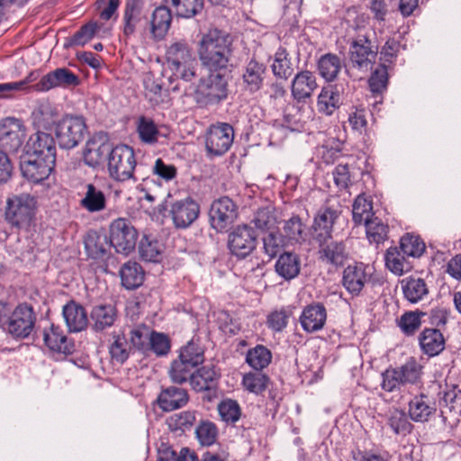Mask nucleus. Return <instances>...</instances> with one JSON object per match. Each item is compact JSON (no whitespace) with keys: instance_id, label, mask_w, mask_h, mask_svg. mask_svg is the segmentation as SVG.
I'll use <instances>...</instances> for the list:
<instances>
[{"instance_id":"obj_1","label":"nucleus","mask_w":461,"mask_h":461,"mask_svg":"<svg viewBox=\"0 0 461 461\" xmlns=\"http://www.w3.org/2000/svg\"><path fill=\"white\" fill-rule=\"evenodd\" d=\"M233 52V37L226 31L211 28L198 42L197 54L208 70H227Z\"/></svg>"},{"instance_id":"obj_2","label":"nucleus","mask_w":461,"mask_h":461,"mask_svg":"<svg viewBox=\"0 0 461 461\" xmlns=\"http://www.w3.org/2000/svg\"><path fill=\"white\" fill-rule=\"evenodd\" d=\"M37 208L34 195L22 193L9 197L6 201L5 218L16 230H28L32 225Z\"/></svg>"},{"instance_id":"obj_3","label":"nucleus","mask_w":461,"mask_h":461,"mask_svg":"<svg viewBox=\"0 0 461 461\" xmlns=\"http://www.w3.org/2000/svg\"><path fill=\"white\" fill-rule=\"evenodd\" d=\"M149 11L144 0H126L122 18V32L126 39L139 33L146 36L149 31Z\"/></svg>"},{"instance_id":"obj_4","label":"nucleus","mask_w":461,"mask_h":461,"mask_svg":"<svg viewBox=\"0 0 461 461\" xmlns=\"http://www.w3.org/2000/svg\"><path fill=\"white\" fill-rule=\"evenodd\" d=\"M207 77L201 78L196 87L198 102L214 104L228 96L227 70H209Z\"/></svg>"},{"instance_id":"obj_5","label":"nucleus","mask_w":461,"mask_h":461,"mask_svg":"<svg viewBox=\"0 0 461 461\" xmlns=\"http://www.w3.org/2000/svg\"><path fill=\"white\" fill-rule=\"evenodd\" d=\"M136 158L133 149L128 145L113 148L107 158V170L111 178L124 182L133 177Z\"/></svg>"},{"instance_id":"obj_6","label":"nucleus","mask_w":461,"mask_h":461,"mask_svg":"<svg viewBox=\"0 0 461 461\" xmlns=\"http://www.w3.org/2000/svg\"><path fill=\"white\" fill-rule=\"evenodd\" d=\"M86 130L83 116L67 114L56 123L55 135L60 148L70 149L84 140Z\"/></svg>"},{"instance_id":"obj_7","label":"nucleus","mask_w":461,"mask_h":461,"mask_svg":"<svg viewBox=\"0 0 461 461\" xmlns=\"http://www.w3.org/2000/svg\"><path fill=\"white\" fill-rule=\"evenodd\" d=\"M378 53V45L368 35H357L349 43V60L354 68L367 72L372 68Z\"/></svg>"},{"instance_id":"obj_8","label":"nucleus","mask_w":461,"mask_h":461,"mask_svg":"<svg viewBox=\"0 0 461 461\" xmlns=\"http://www.w3.org/2000/svg\"><path fill=\"white\" fill-rule=\"evenodd\" d=\"M36 320L33 307L26 303H20L11 312L4 330L14 338H28L34 330Z\"/></svg>"},{"instance_id":"obj_9","label":"nucleus","mask_w":461,"mask_h":461,"mask_svg":"<svg viewBox=\"0 0 461 461\" xmlns=\"http://www.w3.org/2000/svg\"><path fill=\"white\" fill-rule=\"evenodd\" d=\"M109 239L117 253L128 255L135 249L138 232L129 220L118 218L110 225Z\"/></svg>"},{"instance_id":"obj_10","label":"nucleus","mask_w":461,"mask_h":461,"mask_svg":"<svg viewBox=\"0 0 461 461\" xmlns=\"http://www.w3.org/2000/svg\"><path fill=\"white\" fill-rule=\"evenodd\" d=\"M238 215V205L228 196L214 200L209 211L211 226L217 232L226 230L236 221Z\"/></svg>"},{"instance_id":"obj_11","label":"nucleus","mask_w":461,"mask_h":461,"mask_svg":"<svg viewBox=\"0 0 461 461\" xmlns=\"http://www.w3.org/2000/svg\"><path fill=\"white\" fill-rule=\"evenodd\" d=\"M258 235L248 224L236 226L228 235V248L231 254L244 258L257 247Z\"/></svg>"},{"instance_id":"obj_12","label":"nucleus","mask_w":461,"mask_h":461,"mask_svg":"<svg viewBox=\"0 0 461 461\" xmlns=\"http://www.w3.org/2000/svg\"><path fill=\"white\" fill-rule=\"evenodd\" d=\"M26 137L23 122L14 117H6L0 121V146L8 152H17Z\"/></svg>"},{"instance_id":"obj_13","label":"nucleus","mask_w":461,"mask_h":461,"mask_svg":"<svg viewBox=\"0 0 461 461\" xmlns=\"http://www.w3.org/2000/svg\"><path fill=\"white\" fill-rule=\"evenodd\" d=\"M234 139V130L229 123L212 125L207 131L205 147L209 155L221 156L226 153Z\"/></svg>"},{"instance_id":"obj_14","label":"nucleus","mask_w":461,"mask_h":461,"mask_svg":"<svg viewBox=\"0 0 461 461\" xmlns=\"http://www.w3.org/2000/svg\"><path fill=\"white\" fill-rule=\"evenodd\" d=\"M55 166L50 157L41 158L24 153L21 158L20 168L23 176L29 181L40 183L50 176Z\"/></svg>"},{"instance_id":"obj_15","label":"nucleus","mask_w":461,"mask_h":461,"mask_svg":"<svg viewBox=\"0 0 461 461\" xmlns=\"http://www.w3.org/2000/svg\"><path fill=\"white\" fill-rule=\"evenodd\" d=\"M169 215L176 229H186L200 215V205L192 197H185L171 203Z\"/></svg>"},{"instance_id":"obj_16","label":"nucleus","mask_w":461,"mask_h":461,"mask_svg":"<svg viewBox=\"0 0 461 461\" xmlns=\"http://www.w3.org/2000/svg\"><path fill=\"white\" fill-rule=\"evenodd\" d=\"M315 242L318 244V258L321 262L335 267L344 266L348 258V252L343 240L325 238Z\"/></svg>"},{"instance_id":"obj_17","label":"nucleus","mask_w":461,"mask_h":461,"mask_svg":"<svg viewBox=\"0 0 461 461\" xmlns=\"http://www.w3.org/2000/svg\"><path fill=\"white\" fill-rule=\"evenodd\" d=\"M80 84L78 76L67 68H59L44 75L32 87L36 91H49L56 87H71Z\"/></svg>"},{"instance_id":"obj_18","label":"nucleus","mask_w":461,"mask_h":461,"mask_svg":"<svg viewBox=\"0 0 461 461\" xmlns=\"http://www.w3.org/2000/svg\"><path fill=\"white\" fill-rule=\"evenodd\" d=\"M339 214L340 211L338 208L328 204L318 210L312 225V238L315 241L332 238L333 226Z\"/></svg>"},{"instance_id":"obj_19","label":"nucleus","mask_w":461,"mask_h":461,"mask_svg":"<svg viewBox=\"0 0 461 461\" xmlns=\"http://www.w3.org/2000/svg\"><path fill=\"white\" fill-rule=\"evenodd\" d=\"M112 149L111 143L104 137L95 135L88 140L86 144L83 151L84 162L95 168L107 159Z\"/></svg>"},{"instance_id":"obj_20","label":"nucleus","mask_w":461,"mask_h":461,"mask_svg":"<svg viewBox=\"0 0 461 461\" xmlns=\"http://www.w3.org/2000/svg\"><path fill=\"white\" fill-rule=\"evenodd\" d=\"M24 150L26 154L42 158L50 157V161L56 162L55 140L49 133L38 131L31 135Z\"/></svg>"},{"instance_id":"obj_21","label":"nucleus","mask_w":461,"mask_h":461,"mask_svg":"<svg viewBox=\"0 0 461 461\" xmlns=\"http://www.w3.org/2000/svg\"><path fill=\"white\" fill-rule=\"evenodd\" d=\"M219 377L214 366H203L194 372L190 384L195 392H207L208 400L211 401L215 396Z\"/></svg>"},{"instance_id":"obj_22","label":"nucleus","mask_w":461,"mask_h":461,"mask_svg":"<svg viewBox=\"0 0 461 461\" xmlns=\"http://www.w3.org/2000/svg\"><path fill=\"white\" fill-rule=\"evenodd\" d=\"M327 320V312L323 304L311 303L304 307L300 316V323L304 331L312 333L321 330Z\"/></svg>"},{"instance_id":"obj_23","label":"nucleus","mask_w":461,"mask_h":461,"mask_svg":"<svg viewBox=\"0 0 461 461\" xmlns=\"http://www.w3.org/2000/svg\"><path fill=\"white\" fill-rule=\"evenodd\" d=\"M317 87L315 75L309 70H303L294 76L291 92L294 99L297 102H303L310 98Z\"/></svg>"},{"instance_id":"obj_24","label":"nucleus","mask_w":461,"mask_h":461,"mask_svg":"<svg viewBox=\"0 0 461 461\" xmlns=\"http://www.w3.org/2000/svg\"><path fill=\"white\" fill-rule=\"evenodd\" d=\"M267 73L266 66L252 58L244 67L242 81L247 92L254 94L261 89Z\"/></svg>"},{"instance_id":"obj_25","label":"nucleus","mask_w":461,"mask_h":461,"mask_svg":"<svg viewBox=\"0 0 461 461\" xmlns=\"http://www.w3.org/2000/svg\"><path fill=\"white\" fill-rule=\"evenodd\" d=\"M189 395L185 389L169 386L162 389L158 396L157 402L164 411H172L187 404Z\"/></svg>"},{"instance_id":"obj_26","label":"nucleus","mask_w":461,"mask_h":461,"mask_svg":"<svg viewBox=\"0 0 461 461\" xmlns=\"http://www.w3.org/2000/svg\"><path fill=\"white\" fill-rule=\"evenodd\" d=\"M172 22L170 10L166 6L157 7L149 15L148 34L155 41H161L167 33Z\"/></svg>"},{"instance_id":"obj_27","label":"nucleus","mask_w":461,"mask_h":461,"mask_svg":"<svg viewBox=\"0 0 461 461\" xmlns=\"http://www.w3.org/2000/svg\"><path fill=\"white\" fill-rule=\"evenodd\" d=\"M63 317L70 332H78L87 327L88 318L85 308L75 301L63 306Z\"/></svg>"},{"instance_id":"obj_28","label":"nucleus","mask_w":461,"mask_h":461,"mask_svg":"<svg viewBox=\"0 0 461 461\" xmlns=\"http://www.w3.org/2000/svg\"><path fill=\"white\" fill-rule=\"evenodd\" d=\"M437 407L428 395L420 393L409 402V416L415 422H426L435 414Z\"/></svg>"},{"instance_id":"obj_29","label":"nucleus","mask_w":461,"mask_h":461,"mask_svg":"<svg viewBox=\"0 0 461 461\" xmlns=\"http://www.w3.org/2000/svg\"><path fill=\"white\" fill-rule=\"evenodd\" d=\"M366 266L356 264L348 266L343 272L342 284L352 294H358L367 281Z\"/></svg>"},{"instance_id":"obj_30","label":"nucleus","mask_w":461,"mask_h":461,"mask_svg":"<svg viewBox=\"0 0 461 461\" xmlns=\"http://www.w3.org/2000/svg\"><path fill=\"white\" fill-rule=\"evenodd\" d=\"M46 346L56 352L70 354L74 351V343L69 340L59 326L51 324L49 330L44 331Z\"/></svg>"},{"instance_id":"obj_31","label":"nucleus","mask_w":461,"mask_h":461,"mask_svg":"<svg viewBox=\"0 0 461 461\" xmlns=\"http://www.w3.org/2000/svg\"><path fill=\"white\" fill-rule=\"evenodd\" d=\"M167 61L170 68L187 64H195L189 45L185 41L171 44L167 50Z\"/></svg>"},{"instance_id":"obj_32","label":"nucleus","mask_w":461,"mask_h":461,"mask_svg":"<svg viewBox=\"0 0 461 461\" xmlns=\"http://www.w3.org/2000/svg\"><path fill=\"white\" fill-rule=\"evenodd\" d=\"M419 340L422 351L429 357L438 355L445 348V339L438 329H425Z\"/></svg>"},{"instance_id":"obj_33","label":"nucleus","mask_w":461,"mask_h":461,"mask_svg":"<svg viewBox=\"0 0 461 461\" xmlns=\"http://www.w3.org/2000/svg\"><path fill=\"white\" fill-rule=\"evenodd\" d=\"M90 317L94 321V330L103 331L113 325L117 318V310L113 304H98L93 307Z\"/></svg>"},{"instance_id":"obj_34","label":"nucleus","mask_w":461,"mask_h":461,"mask_svg":"<svg viewBox=\"0 0 461 461\" xmlns=\"http://www.w3.org/2000/svg\"><path fill=\"white\" fill-rule=\"evenodd\" d=\"M276 272L285 280H291L300 274L301 259L297 254L284 252L275 265Z\"/></svg>"},{"instance_id":"obj_35","label":"nucleus","mask_w":461,"mask_h":461,"mask_svg":"<svg viewBox=\"0 0 461 461\" xmlns=\"http://www.w3.org/2000/svg\"><path fill=\"white\" fill-rule=\"evenodd\" d=\"M401 286L405 299L411 303L420 302L429 294L427 284L420 277L408 276L401 281Z\"/></svg>"},{"instance_id":"obj_36","label":"nucleus","mask_w":461,"mask_h":461,"mask_svg":"<svg viewBox=\"0 0 461 461\" xmlns=\"http://www.w3.org/2000/svg\"><path fill=\"white\" fill-rule=\"evenodd\" d=\"M85 196L80 201V205L89 212H97L105 209L106 198L104 192L94 184H87Z\"/></svg>"},{"instance_id":"obj_37","label":"nucleus","mask_w":461,"mask_h":461,"mask_svg":"<svg viewBox=\"0 0 461 461\" xmlns=\"http://www.w3.org/2000/svg\"><path fill=\"white\" fill-rule=\"evenodd\" d=\"M107 237L100 235L95 231H90L85 237V248L89 257L95 259H103L107 255V249L110 248Z\"/></svg>"},{"instance_id":"obj_38","label":"nucleus","mask_w":461,"mask_h":461,"mask_svg":"<svg viewBox=\"0 0 461 461\" xmlns=\"http://www.w3.org/2000/svg\"><path fill=\"white\" fill-rule=\"evenodd\" d=\"M120 275L122 285L129 290L138 288L144 280V271L136 262L125 263L120 270Z\"/></svg>"},{"instance_id":"obj_39","label":"nucleus","mask_w":461,"mask_h":461,"mask_svg":"<svg viewBox=\"0 0 461 461\" xmlns=\"http://www.w3.org/2000/svg\"><path fill=\"white\" fill-rule=\"evenodd\" d=\"M338 86L323 87L318 96L317 108L320 113L330 115L340 105Z\"/></svg>"},{"instance_id":"obj_40","label":"nucleus","mask_w":461,"mask_h":461,"mask_svg":"<svg viewBox=\"0 0 461 461\" xmlns=\"http://www.w3.org/2000/svg\"><path fill=\"white\" fill-rule=\"evenodd\" d=\"M131 348L123 333L112 334L109 354L113 362L122 365L129 358Z\"/></svg>"},{"instance_id":"obj_41","label":"nucleus","mask_w":461,"mask_h":461,"mask_svg":"<svg viewBox=\"0 0 461 461\" xmlns=\"http://www.w3.org/2000/svg\"><path fill=\"white\" fill-rule=\"evenodd\" d=\"M320 75L329 82L335 80L341 70L342 63L336 54L322 55L317 64Z\"/></svg>"},{"instance_id":"obj_42","label":"nucleus","mask_w":461,"mask_h":461,"mask_svg":"<svg viewBox=\"0 0 461 461\" xmlns=\"http://www.w3.org/2000/svg\"><path fill=\"white\" fill-rule=\"evenodd\" d=\"M283 237L291 243L301 244L305 241L306 232L302 219L298 215H293L285 221Z\"/></svg>"},{"instance_id":"obj_43","label":"nucleus","mask_w":461,"mask_h":461,"mask_svg":"<svg viewBox=\"0 0 461 461\" xmlns=\"http://www.w3.org/2000/svg\"><path fill=\"white\" fill-rule=\"evenodd\" d=\"M400 248L391 247L386 250L384 260L386 267L395 275L402 276L410 269L409 263L405 259Z\"/></svg>"},{"instance_id":"obj_44","label":"nucleus","mask_w":461,"mask_h":461,"mask_svg":"<svg viewBox=\"0 0 461 461\" xmlns=\"http://www.w3.org/2000/svg\"><path fill=\"white\" fill-rule=\"evenodd\" d=\"M352 214L353 221L357 225L364 223L366 226L375 218L372 202L364 195H358L353 203Z\"/></svg>"},{"instance_id":"obj_45","label":"nucleus","mask_w":461,"mask_h":461,"mask_svg":"<svg viewBox=\"0 0 461 461\" xmlns=\"http://www.w3.org/2000/svg\"><path fill=\"white\" fill-rule=\"evenodd\" d=\"M196 411H184L177 413H174L167 418V423L168 428L172 431L190 430L196 421Z\"/></svg>"},{"instance_id":"obj_46","label":"nucleus","mask_w":461,"mask_h":461,"mask_svg":"<svg viewBox=\"0 0 461 461\" xmlns=\"http://www.w3.org/2000/svg\"><path fill=\"white\" fill-rule=\"evenodd\" d=\"M271 68L274 76L280 79L286 80L293 75L292 62L285 48H279L276 52Z\"/></svg>"},{"instance_id":"obj_47","label":"nucleus","mask_w":461,"mask_h":461,"mask_svg":"<svg viewBox=\"0 0 461 461\" xmlns=\"http://www.w3.org/2000/svg\"><path fill=\"white\" fill-rule=\"evenodd\" d=\"M137 132L140 140L149 145L157 143L160 134L154 121L145 116H140L138 119Z\"/></svg>"},{"instance_id":"obj_48","label":"nucleus","mask_w":461,"mask_h":461,"mask_svg":"<svg viewBox=\"0 0 461 461\" xmlns=\"http://www.w3.org/2000/svg\"><path fill=\"white\" fill-rule=\"evenodd\" d=\"M152 334V330L146 325H139L130 331L131 347L148 355V345Z\"/></svg>"},{"instance_id":"obj_49","label":"nucleus","mask_w":461,"mask_h":461,"mask_svg":"<svg viewBox=\"0 0 461 461\" xmlns=\"http://www.w3.org/2000/svg\"><path fill=\"white\" fill-rule=\"evenodd\" d=\"M272 354L266 347L258 345L248 351L246 362L255 370H262L271 362Z\"/></svg>"},{"instance_id":"obj_50","label":"nucleus","mask_w":461,"mask_h":461,"mask_svg":"<svg viewBox=\"0 0 461 461\" xmlns=\"http://www.w3.org/2000/svg\"><path fill=\"white\" fill-rule=\"evenodd\" d=\"M262 241L264 252L268 257V260L276 257L285 244V240L276 229L267 231L266 235L262 238Z\"/></svg>"},{"instance_id":"obj_51","label":"nucleus","mask_w":461,"mask_h":461,"mask_svg":"<svg viewBox=\"0 0 461 461\" xmlns=\"http://www.w3.org/2000/svg\"><path fill=\"white\" fill-rule=\"evenodd\" d=\"M252 222L258 229L266 232L277 229V218L272 207L259 208L255 212Z\"/></svg>"},{"instance_id":"obj_52","label":"nucleus","mask_w":461,"mask_h":461,"mask_svg":"<svg viewBox=\"0 0 461 461\" xmlns=\"http://www.w3.org/2000/svg\"><path fill=\"white\" fill-rule=\"evenodd\" d=\"M425 243L416 235L407 233L400 240V249L403 255L419 258L425 251Z\"/></svg>"},{"instance_id":"obj_53","label":"nucleus","mask_w":461,"mask_h":461,"mask_svg":"<svg viewBox=\"0 0 461 461\" xmlns=\"http://www.w3.org/2000/svg\"><path fill=\"white\" fill-rule=\"evenodd\" d=\"M176 14L183 18H192L201 14L204 8V0H171Z\"/></svg>"},{"instance_id":"obj_54","label":"nucleus","mask_w":461,"mask_h":461,"mask_svg":"<svg viewBox=\"0 0 461 461\" xmlns=\"http://www.w3.org/2000/svg\"><path fill=\"white\" fill-rule=\"evenodd\" d=\"M178 359L196 367L204 361L203 350L198 343L191 340L180 349Z\"/></svg>"},{"instance_id":"obj_55","label":"nucleus","mask_w":461,"mask_h":461,"mask_svg":"<svg viewBox=\"0 0 461 461\" xmlns=\"http://www.w3.org/2000/svg\"><path fill=\"white\" fill-rule=\"evenodd\" d=\"M194 366L188 365L178 358L171 363L168 371L169 377L174 384H182L189 381L194 374Z\"/></svg>"},{"instance_id":"obj_56","label":"nucleus","mask_w":461,"mask_h":461,"mask_svg":"<svg viewBox=\"0 0 461 461\" xmlns=\"http://www.w3.org/2000/svg\"><path fill=\"white\" fill-rule=\"evenodd\" d=\"M140 258L148 262H157L160 257V244L149 236L144 235L139 244Z\"/></svg>"},{"instance_id":"obj_57","label":"nucleus","mask_w":461,"mask_h":461,"mask_svg":"<svg viewBox=\"0 0 461 461\" xmlns=\"http://www.w3.org/2000/svg\"><path fill=\"white\" fill-rule=\"evenodd\" d=\"M404 384L421 383L422 366L414 359H409L404 365L397 367Z\"/></svg>"},{"instance_id":"obj_58","label":"nucleus","mask_w":461,"mask_h":461,"mask_svg":"<svg viewBox=\"0 0 461 461\" xmlns=\"http://www.w3.org/2000/svg\"><path fill=\"white\" fill-rule=\"evenodd\" d=\"M222 420L227 423H235L241 415V409L237 401L232 399L222 400L217 407Z\"/></svg>"},{"instance_id":"obj_59","label":"nucleus","mask_w":461,"mask_h":461,"mask_svg":"<svg viewBox=\"0 0 461 461\" xmlns=\"http://www.w3.org/2000/svg\"><path fill=\"white\" fill-rule=\"evenodd\" d=\"M269 377L262 373H249L243 376L242 384L250 393H261L267 388Z\"/></svg>"},{"instance_id":"obj_60","label":"nucleus","mask_w":461,"mask_h":461,"mask_svg":"<svg viewBox=\"0 0 461 461\" xmlns=\"http://www.w3.org/2000/svg\"><path fill=\"white\" fill-rule=\"evenodd\" d=\"M425 315L422 312H408L402 314L399 320V327L407 335H413L420 327V317Z\"/></svg>"},{"instance_id":"obj_61","label":"nucleus","mask_w":461,"mask_h":461,"mask_svg":"<svg viewBox=\"0 0 461 461\" xmlns=\"http://www.w3.org/2000/svg\"><path fill=\"white\" fill-rule=\"evenodd\" d=\"M388 423L392 429L398 435L405 436L411 433L413 428L406 413L397 409L392 411Z\"/></svg>"},{"instance_id":"obj_62","label":"nucleus","mask_w":461,"mask_h":461,"mask_svg":"<svg viewBox=\"0 0 461 461\" xmlns=\"http://www.w3.org/2000/svg\"><path fill=\"white\" fill-rule=\"evenodd\" d=\"M195 434L203 446H211L216 440L218 429L213 422L202 420L195 429Z\"/></svg>"},{"instance_id":"obj_63","label":"nucleus","mask_w":461,"mask_h":461,"mask_svg":"<svg viewBox=\"0 0 461 461\" xmlns=\"http://www.w3.org/2000/svg\"><path fill=\"white\" fill-rule=\"evenodd\" d=\"M366 235L371 242L381 243L387 238L388 226L377 217L366 225Z\"/></svg>"},{"instance_id":"obj_64","label":"nucleus","mask_w":461,"mask_h":461,"mask_svg":"<svg viewBox=\"0 0 461 461\" xmlns=\"http://www.w3.org/2000/svg\"><path fill=\"white\" fill-rule=\"evenodd\" d=\"M382 389L386 392H394L396 390H400L402 386L405 385L401 374L397 367L395 368H387L382 374Z\"/></svg>"}]
</instances>
